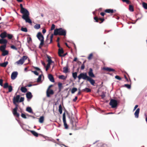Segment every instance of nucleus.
<instances>
[{"label": "nucleus", "instance_id": "5fc2aeb1", "mask_svg": "<svg viewBox=\"0 0 147 147\" xmlns=\"http://www.w3.org/2000/svg\"><path fill=\"white\" fill-rule=\"evenodd\" d=\"M53 34H52L51 35V36H50V43L52 42V39H53Z\"/></svg>", "mask_w": 147, "mask_h": 147}, {"label": "nucleus", "instance_id": "dca6fc26", "mask_svg": "<svg viewBox=\"0 0 147 147\" xmlns=\"http://www.w3.org/2000/svg\"><path fill=\"white\" fill-rule=\"evenodd\" d=\"M7 40L4 38H1L0 39V44H4V45H6L7 43Z\"/></svg>", "mask_w": 147, "mask_h": 147}, {"label": "nucleus", "instance_id": "9b49d317", "mask_svg": "<svg viewBox=\"0 0 147 147\" xmlns=\"http://www.w3.org/2000/svg\"><path fill=\"white\" fill-rule=\"evenodd\" d=\"M20 98V95H18L16 97H14L13 98V103L15 104L16 103L18 102L19 101V100Z\"/></svg>", "mask_w": 147, "mask_h": 147}, {"label": "nucleus", "instance_id": "49530a36", "mask_svg": "<svg viewBox=\"0 0 147 147\" xmlns=\"http://www.w3.org/2000/svg\"><path fill=\"white\" fill-rule=\"evenodd\" d=\"M11 49L15 50H17L18 49L17 48H16L13 45H11Z\"/></svg>", "mask_w": 147, "mask_h": 147}, {"label": "nucleus", "instance_id": "f03ea898", "mask_svg": "<svg viewBox=\"0 0 147 147\" xmlns=\"http://www.w3.org/2000/svg\"><path fill=\"white\" fill-rule=\"evenodd\" d=\"M66 30L62 29V28H60L56 29L54 30V34L55 35H63L65 36L66 35Z\"/></svg>", "mask_w": 147, "mask_h": 147}, {"label": "nucleus", "instance_id": "5701e85b", "mask_svg": "<svg viewBox=\"0 0 147 147\" xmlns=\"http://www.w3.org/2000/svg\"><path fill=\"white\" fill-rule=\"evenodd\" d=\"M26 111L27 112H28L30 113H33L32 111V109H31V107H27L26 109Z\"/></svg>", "mask_w": 147, "mask_h": 147}, {"label": "nucleus", "instance_id": "e433bc0d", "mask_svg": "<svg viewBox=\"0 0 147 147\" xmlns=\"http://www.w3.org/2000/svg\"><path fill=\"white\" fill-rule=\"evenodd\" d=\"M129 9L130 11L132 12L134 11V8L133 6L131 5H129Z\"/></svg>", "mask_w": 147, "mask_h": 147}, {"label": "nucleus", "instance_id": "ea45409f", "mask_svg": "<svg viewBox=\"0 0 147 147\" xmlns=\"http://www.w3.org/2000/svg\"><path fill=\"white\" fill-rule=\"evenodd\" d=\"M7 36L9 39H11L13 37V35L10 34H7Z\"/></svg>", "mask_w": 147, "mask_h": 147}, {"label": "nucleus", "instance_id": "473e14b6", "mask_svg": "<svg viewBox=\"0 0 147 147\" xmlns=\"http://www.w3.org/2000/svg\"><path fill=\"white\" fill-rule=\"evenodd\" d=\"M82 90L84 91H86L87 92H90L91 91V90L90 88H87L83 89Z\"/></svg>", "mask_w": 147, "mask_h": 147}, {"label": "nucleus", "instance_id": "cd10ccee", "mask_svg": "<svg viewBox=\"0 0 147 147\" xmlns=\"http://www.w3.org/2000/svg\"><path fill=\"white\" fill-rule=\"evenodd\" d=\"M72 76L74 79H76L77 77V73L76 72L73 73H72Z\"/></svg>", "mask_w": 147, "mask_h": 147}, {"label": "nucleus", "instance_id": "2eb2a0df", "mask_svg": "<svg viewBox=\"0 0 147 147\" xmlns=\"http://www.w3.org/2000/svg\"><path fill=\"white\" fill-rule=\"evenodd\" d=\"M140 110L139 108H138L136 110L134 113V115L135 118H138Z\"/></svg>", "mask_w": 147, "mask_h": 147}, {"label": "nucleus", "instance_id": "4be33fe9", "mask_svg": "<svg viewBox=\"0 0 147 147\" xmlns=\"http://www.w3.org/2000/svg\"><path fill=\"white\" fill-rule=\"evenodd\" d=\"M105 12L108 13H113L114 11L113 9H106Z\"/></svg>", "mask_w": 147, "mask_h": 147}, {"label": "nucleus", "instance_id": "aec40b11", "mask_svg": "<svg viewBox=\"0 0 147 147\" xmlns=\"http://www.w3.org/2000/svg\"><path fill=\"white\" fill-rule=\"evenodd\" d=\"M6 45H3L1 46L0 47V50L1 51L5 50V49L6 47Z\"/></svg>", "mask_w": 147, "mask_h": 147}, {"label": "nucleus", "instance_id": "ddd939ff", "mask_svg": "<svg viewBox=\"0 0 147 147\" xmlns=\"http://www.w3.org/2000/svg\"><path fill=\"white\" fill-rule=\"evenodd\" d=\"M103 69L104 70H106L107 71H115V70L108 67H104L103 68Z\"/></svg>", "mask_w": 147, "mask_h": 147}, {"label": "nucleus", "instance_id": "338daca9", "mask_svg": "<svg viewBox=\"0 0 147 147\" xmlns=\"http://www.w3.org/2000/svg\"><path fill=\"white\" fill-rule=\"evenodd\" d=\"M100 14L102 16H104L105 14V13L103 12H102L100 13Z\"/></svg>", "mask_w": 147, "mask_h": 147}, {"label": "nucleus", "instance_id": "f257e3e1", "mask_svg": "<svg viewBox=\"0 0 147 147\" xmlns=\"http://www.w3.org/2000/svg\"><path fill=\"white\" fill-rule=\"evenodd\" d=\"M20 12L23 14L22 16V18L25 20L26 22L31 24L32 21L29 18V13L28 10L24 8L20 9Z\"/></svg>", "mask_w": 147, "mask_h": 147}, {"label": "nucleus", "instance_id": "b1692460", "mask_svg": "<svg viewBox=\"0 0 147 147\" xmlns=\"http://www.w3.org/2000/svg\"><path fill=\"white\" fill-rule=\"evenodd\" d=\"M63 53V49H59L58 51V54L60 56H61V54Z\"/></svg>", "mask_w": 147, "mask_h": 147}, {"label": "nucleus", "instance_id": "7c9ffc66", "mask_svg": "<svg viewBox=\"0 0 147 147\" xmlns=\"http://www.w3.org/2000/svg\"><path fill=\"white\" fill-rule=\"evenodd\" d=\"M48 64H50L51 65V64L52 63H54V62L49 57H48Z\"/></svg>", "mask_w": 147, "mask_h": 147}, {"label": "nucleus", "instance_id": "e2e57ef3", "mask_svg": "<svg viewBox=\"0 0 147 147\" xmlns=\"http://www.w3.org/2000/svg\"><path fill=\"white\" fill-rule=\"evenodd\" d=\"M78 97L77 96H76L75 98L73 99V100L74 102H75L77 100Z\"/></svg>", "mask_w": 147, "mask_h": 147}, {"label": "nucleus", "instance_id": "3c124183", "mask_svg": "<svg viewBox=\"0 0 147 147\" xmlns=\"http://www.w3.org/2000/svg\"><path fill=\"white\" fill-rule=\"evenodd\" d=\"M32 72L33 73L36 75L38 76V73L36 71H32Z\"/></svg>", "mask_w": 147, "mask_h": 147}, {"label": "nucleus", "instance_id": "72a5a7b5", "mask_svg": "<svg viewBox=\"0 0 147 147\" xmlns=\"http://www.w3.org/2000/svg\"><path fill=\"white\" fill-rule=\"evenodd\" d=\"M142 6L145 9H147V3L143 2L142 3Z\"/></svg>", "mask_w": 147, "mask_h": 147}, {"label": "nucleus", "instance_id": "a18cd8bd", "mask_svg": "<svg viewBox=\"0 0 147 147\" xmlns=\"http://www.w3.org/2000/svg\"><path fill=\"white\" fill-rule=\"evenodd\" d=\"M9 86L8 83H6L3 86V88H6L7 87H8Z\"/></svg>", "mask_w": 147, "mask_h": 147}, {"label": "nucleus", "instance_id": "37998d69", "mask_svg": "<svg viewBox=\"0 0 147 147\" xmlns=\"http://www.w3.org/2000/svg\"><path fill=\"white\" fill-rule=\"evenodd\" d=\"M8 91L9 92H10L12 91V87L11 86H9L8 87Z\"/></svg>", "mask_w": 147, "mask_h": 147}, {"label": "nucleus", "instance_id": "6e6d98bb", "mask_svg": "<svg viewBox=\"0 0 147 147\" xmlns=\"http://www.w3.org/2000/svg\"><path fill=\"white\" fill-rule=\"evenodd\" d=\"M55 28V25L54 24H52L51 28V30H53Z\"/></svg>", "mask_w": 147, "mask_h": 147}, {"label": "nucleus", "instance_id": "603ef678", "mask_svg": "<svg viewBox=\"0 0 147 147\" xmlns=\"http://www.w3.org/2000/svg\"><path fill=\"white\" fill-rule=\"evenodd\" d=\"M115 78L116 79H118L119 80H121V78L118 76H115Z\"/></svg>", "mask_w": 147, "mask_h": 147}, {"label": "nucleus", "instance_id": "bb28decb", "mask_svg": "<svg viewBox=\"0 0 147 147\" xmlns=\"http://www.w3.org/2000/svg\"><path fill=\"white\" fill-rule=\"evenodd\" d=\"M30 132L31 133L35 136L38 137V134L35 131H34L31 130Z\"/></svg>", "mask_w": 147, "mask_h": 147}, {"label": "nucleus", "instance_id": "4d7b16f0", "mask_svg": "<svg viewBox=\"0 0 147 147\" xmlns=\"http://www.w3.org/2000/svg\"><path fill=\"white\" fill-rule=\"evenodd\" d=\"M84 67H85L84 65V63H83V64H82V65L81 66V69L82 70L84 69Z\"/></svg>", "mask_w": 147, "mask_h": 147}, {"label": "nucleus", "instance_id": "c756f323", "mask_svg": "<svg viewBox=\"0 0 147 147\" xmlns=\"http://www.w3.org/2000/svg\"><path fill=\"white\" fill-rule=\"evenodd\" d=\"M34 28L36 29H38L40 27V25L39 24H36L34 26Z\"/></svg>", "mask_w": 147, "mask_h": 147}, {"label": "nucleus", "instance_id": "79ce46f5", "mask_svg": "<svg viewBox=\"0 0 147 147\" xmlns=\"http://www.w3.org/2000/svg\"><path fill=\"white\" fill-rule=\"evenodd\" d=\"M42 75H40L38 76V78L37 79V82H39L40 81L41 79Z\"/></svg>", "mask_w": 147, "mask_h": 147}, {"label": "nucleus", "instance_id": "de8ad7c7", "mask_svg": "<svg viewBox=\"0 0 147 147\" xmlns=\"http://www.w3.org/2000/svg\"><path fill=\"white\" fill-rule=\"evenodd\" d=\"M50 65L47 64L46 67V70L47 71L49 69V68L50 67Z\"/></svg>", "mask_w": 147, "mask_h": 147}, {"label": "nucleus", "instance_id": "09e8293b", "mask_svg": "<svg viewBox=\"0 0 147 147\" xmlns=\"http://www.w3.org/2000/svg\"><path fill=\"white\" fill-rule=\"evenodd\" d=\"M21 117H22V118H24V119H26V115H25V114H24L22 113V114H21Z\"/></svg>", "mask_w": 147, "mask_h": 147}, {"label": "nucleus", "instance_id": "0eeeda50", "mask_svg": "<svg viewBox=\"0 0 147 147\" xmlns=\"http://www.w3.org/2000/svg\"><path fill=\"white\" fill-rule=\"evenodd\" d=\"M17 105H16L15 107L13 109L12 113L14 116H16L18 117H19L20 115L17 112Z\"/></svg>", "mask_w": 147, "mask_h": 147}, {"label": "nucleus", "instance_id": "39448f33", "mask_svg": "<svg viewBox=\"0 0 147 147\" xmlns=\"http://www.w3.org/2000/svg\"><path fill=\"white\" fill-rule=\"evenodd\" d=\"M89 77L87 75L86 73H81L78 77L79 80H80L81 79H82L84 80L87 79V80Z\"/></svg>", "mask_w": 147, "mask_h": 147}, {"label": "nucleus", "instance_id": "a878e982", "mask_svg": "<svg viewBox=\"0 0 147 147\" xmlns=\"http://www.w3.org/2000/svg\"><path fill=\"white\" fill-rule=\"evenodd\" d=\"M2 52V55L3 56H5L7 55L8 53V51L7 50H5Z\"/></svg>", "mask_w": 147, "mask_h": 147}, {"label": "nucleus", "instance_id": "f704fd0d", "mask_svg": "<svg viewBox=\"0 0 147 147\" xmlns=\"http://www.w3.org/2000/svg\"><path fill=\"white\" fill-rule=\"evenodd\" d=\"M77 90V89L76 88H73L71 90V92L72 94L76 92Z\"/></svg>", "mask_w": 147, "mask_h": 147}, {"label": "nucleus", "instance_id": "774afa93", "mask_svg": "<svg viewBox=\"0 0 147 147\" xmlns=\"http://www.w3.org/2000/svg\"><path fill=\"white\" fill-rule=\"evenodd\" d=\"M46 32V30L45 29H43L42 30V32L43 34L45 33Z\"/></svg>", "mask_w": 147, "mask_h": 147}, {"label": "nucleus", "instance_id": "20e7f679", "mask_svg": "<svg viewBox=\"0 0 147 147\" xmlns=\"http://www.w3.org/2000/svg\"><path fill=\"white\" fill-rule=\"evenodd\" d=\"M27 57L26 56H23L18 61H16L15 64H16L18 65H22L24 63L26 60L27 59Z\"/></svg>", "mask_w": 147, "mask_h": 147}, {"label": "nucleus", "instance_id": "9d476101", "mask_svg": "<svg viewBox=\"0 0 147 147\" xmlns=\"http://www.w3.org/2000/svg\"><path fill=\"white\" fill-rule=\"evenodd\" d=\"M46 92L47 96V97H50L51 95L54 94V92L52 90H47Z\"/></svg>", "mask_w": 147, "mask_h": 147}, {"label": "nucleus", "instance_id": "393cba45", "mask_svg": "<svg viewBox=\"0 0 147 147\" xmlns=\"http://www.w3.org/2000/svg\"><path fill=\"white\" fill-rule=\"evenodd\" d=\"M21 90L22 92L25 93L27 91V89L25 87H22L21 88Z\"/></svg>", "mask_w": 147, "mask_h": 147}, {"label": "nucleus", "instance_id": "2f4dec72", "mask_svg": "<svg viewBox=\"0 0 147 147\" xmlns=\"http://www.w3.org/2000/svg\"><path fill=\"white\" fill-rule=\"evenodd\" d=\"M63 72L65 73H67L68 72V69L67 67H65L63 68Z\"/></svg>", "mask_w": 147, "mask_h": 147}, {"label": "nucleus", "instance_id": "6e6552de", "mask_svg": "<svg viewBox=\"0 0 147 147\" xmlns=\"http://www.w3.org/2000/svg\"><path fill=\"white\" fill-rule=\"evenodd\" d=\"M63 122L64 123V125L65 128L66 129H67L68 128V125L66 123L65 116V113H64L63 114Z\"/></svg>", "mask_w": 147, "mask_h": 147}, {"label": "nucleus", "instance_id": "bf43d9fd", "mask_svg": "<svg viewBox=\"0 0 147 147\" xmlns=\"http://www.w3.org/2000/svg\"><path fill=\"white\" fill-rule=\"evenodd\" d=\"M0 85L1 86H3V80L2 79H0Z\"/></svg>", "mask_w": 147, "mask_h": 147}, {"label": "nucleus", "instance_id": "423d86ee", "mask_svg": "<svg viewBox=\"0 0 147 147\" xmlns=\"http://www.w3.org/2000/svg\"><path fill=\"white\" fill-rule=\"evenodd\" d=\"M109 104L111 106L112 108H115L117 106V101L115 99H111L110 102Z\"/></svg>", "mask_w": 147, "mask_h": 147}, {"label": "nucleus", "instance_id": "c9c22d12", "mask_svg": "<svg viewBox=\"0 0 147 147\" xmlns=\"http://www.w3.org/2000/svg\"><path fill=\"white\" fill-rule=\"evenodd\" d=\"M59 111L60 114H61L62 113V107L61 105H60L59 107Z\"/></svg>", "mask_w": 147, "mask_h": 147}, {"label": "nucleus", "instance_id": "4468645a", "mask_svg": "<svg viewBox=\"0 0 147 147\" xmlns=\"http://www.w3.org/2000/svg\"><path fill=\"white\" fill-rule=\"evenodd\" d=\"M7 36V33L6 32L1 33L0 34V37L2 38H4Z\"/></svg>", "mask_w": 147, "mask_h": 147}, {"label": "nucleus", "instance_id": "c85d7f7f", "mask_svg": "<svg viewBox=\"0 0 147 147\" xmlns=\"http://www.w3.org/2000/svg\"><path fill=\"white\" fill-rule=\"evenodd\" d=\"M44 120V117L43 116H41L39 119V122L40 123H43Z\"/></svg>", "mask_w": 147, "mask_h": 147}, {"label": "nucleus", "instance_id": "f3484780", "mask_svg": "<svg viewBox=\"0 0 147 147\" xmlns=\"http://www.w3.org/2000/svg\"><path fill=\"white\" fill-rule=\"evenodd\" d=\"M48 77L49 79L51 82H55L54 78L53 76L51 74L48 75Z\"/></svg>", "mask_w": 147, "mask_h": 147}, {"label": "nucleus", "instance_id": "13d9d810", "mask_svg": "<svg viewBox=\"0 0 147 147\" xmlns=\"http://www.w3.org/2000/svg\"><path fill=\"white\" fill-rule=\"evenodd\" d=\"M125 86L128 88L129 89L130 88L131 86L129 84H125Z\"/></svg>", "mask_w": 147, "mask_h": 147}, {"label": "nucleus", "instance_id": "69168bd1", "mask_svg": "<svg viewBox=\"0 0 147 147\" xmlns=\"http://www.w3.org/2000/svg\"><path fill=\"white\" fill-rule=\"evenodd\" d=\"M34 68L36 70H38V71H39L40 70V69H39V68L38 67H34Z\"/></svg>", "mask_w": 147, "mask_h": 147}, {"label": "nucleus", "instance_id": "412c9836", "mask_svg": "<svg viewBox=\"0 0 147 147\" xmlns=\"http://www.w3.org/2000/svg\"><path fill=\"white\" fill-rule=\"evenodd\" d=\"M8 64V62L7 61H6L4 63H1L0 65L1 67H5Z\"/></svg>", "mask_w": 147, "mask_h": 147}, {"label": "nucleus", "instance_id": "1a4fd4ad", "mask_svg": "<svg viewBox=\"0 0 147 147\" xmlns=\"http://www.w3.org/2000/svg\"><path fill=\"white\" fill-rule=\"evenodd\" d=\"M18 74V72L14 71L11 74V79L14 80L17 77Z\"/></svg>", "mask_w": 147, "mask_h": 147}, {"label": "nucleus", "instance_id": "052dcab7", "mask_svg": "<svg viewBox=\"0 0 147 147\" xmlns=\"http://www.w3.org/2000/svg\"><path fill=\"white\" fill-rule=\"evenodd\" d=\"M94 20H95L96 22H98V18L97 17H94Z\"/></svg>", "mask_w": 147, "mask_h": 147}, {"label": "nucleus", "instance_id": "a211bd4d", "mask_svg": "<svg viewBox=\"0 0 147 147\" xmlns=\"http://www.w3.org/2000/svg\"><path fill=\"white\" fill-rule=\"evenodd\" d=\"M87 80L89 81L92 85H94V84L95 83V81L90 77L88 78Z\"/></svg>", "mask_w": 147, "mask_h": 147}, {"label": "nucleus", "instance_id": "a19ab883", "mask_svg": "<svg viewBox=\"0 0 147 147\" xmlns=\"http://www.w3.org/2000/svg\"><path fill=\"white\" fill-rule=\"evenodd\" d=\"M27 42L28 43H30L32 42V39L31 37H28L27 38Z\"/></svg>", "mask_w": 147, "mask_h": 147}, {"label": "nucleus", "instance_id": "0e129e2a", "mask_svg": "<svg viewBox=\"0 0 147 147\" xmlns=\"http://www.w3.org/2000/svg\"><path fill=\"white\" fill-rule=\"evenodd\" d=\"M16 43H17V44H18V45H20V46H21V43L20 41H18Z\"/></svg>", "mask_w": 147, "mask_h": 147}, {"label": "nucleus", "instance_id": "6ab92c4d", "mask_svg": "<svg viewBox=\"0 0 147 147\" xmlns=\"http://www.w3.org/2000/svg\"><path fill=\"white\" fill-rule=\"evenodd\" d=\"M26 96L27 98L30 99L32 98V94L30 92H29L26 93Z\"/></svg>", "mask_w": 147, "mask_h": 147}, {"label": "nucleus", "instance_id": "58836bf2", "mask_svg": "<svg viewBox=\"0 0 147 147\" xmlns=\"http://www.w3.org/2000/svg\"><path fill=\"white\" fill-rule=\"evenodd\" d=\"M59 78L63 80H65L66 78L63 75H61L59 76Z\"/></svg>", "mask_w": 147, "mask_h": 147}, {"label": "nucleus", "instance_id": "4c0bfd02", "mask_svg": "<svg viewBox=\"0 0 147 147\" xmlns=\"http://www.w3.org/2000/svg\"><path fill=\"white\" fill-rule=\"evenodd\" d=\"M21 30L24 32H27V30L26 28L22 27L21 28Z\"/></svg>", "mask_w": 147, "mask_h": 147}, {"label": "nucleus", "instance_id": "680f3d73", "mask_svg": "<svg viewBox=\"0 0 147 147\" xmlns=\"http://www.w3.org/2000/svg\"><path fill=\"white\" fill-rule=\"evenodd\" d=\"M138 107V105H135V107L134 108L133 111H135L136 109L137 108V107Z\"/></svg>", "mask_w": 147, "mask_h": 147}, {"label": "nucleus", "instance_id": "c03bdc74", "mask_svg": "<svg viewBox=\"0 0 147 147\" xmlns=\"http://www.w3.org/2000/svg\"><path fill=\"white\" fill-rule=\"evenodd\" d=\"M93 56V54L92 53H90L88 57V59L89 60L91 59Z\"/></svg>", "mask_w": 147, "mask_h": 147}, {"label": "nucleus", "instance_id": "f8f14e48", "mask_svg": "<svg viewBox=\"0 0 147 147\" xmlns=\"http://www.w3.org/2000/svg\"><path fill=\"white\" fill-rule=\"evenodd\" d=\"M89 76L90 77L94 78L95 77V76L93 72L92 69L91 68H90L89 69V71L88 72Z\"/></svg>", "mask_w": 147, "mask_h": 147}, {"label": "nucleus", "instance_id": "8fccbe9b", "mask_svg": "<svg viewBox=\"0 0 147 147\" xmlns=\"http://www.w3.org/2000/svg\"><path fill=\"white\" fill-rule=\"evenodd\" d=\"M58 86L59 89H61L62 87V84L61 83L58 84Z\"/></svg>", "mask_w": 147, "mask_h": 147}, {"label": "nucleus", "instance_id": "7ed1b4c3", "mask_svg": "<svg viewBox=\"0 0 147 147\" xmlns=\"http://www.w3.org/2000/svg\"><path fill=\"white\" fill-rule=\"evenodd\" d=\"M37 37L38 39L40 41V44L39 48L41 49L44 44V36L40 32H38L37 35Z\"/></svg>", "mask_w": 147, "mask_h": 147}, {"label": "nucleus", "instance_id": "864d4df0", "mask_svg": "<svg viewBox=\"0 0 147 147\" xmlns=\"http://www.w3.org/2000/svg\"><path fill=\"white\" fill-rule=\"evenodd\" d=\"M24 97H21L19 101L20 102H21L24 101Z\"/></svg>", "mask_w": 147, "mask_h": 147}]
</instances>
